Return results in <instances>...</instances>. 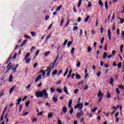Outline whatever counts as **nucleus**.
<instances>
[{"instance_id": "obj_37", "label": "nucleus", "mask_w": 124, "mask_h": 124, "mask_svg": "<svg viewBox=\"0 0 124 124\" xmlns=\"http://www.w3.org/2000/svg\"><path fill=\"white\" fill-rule=\"evenodd\" d=\"M105 6H106V8L107 10H108V1H106L105 2Z\"/></svg>"}, {"instance_id": "obj_11", "label": "nucleus", "mask_w": 124, "mask_h": 124, "mask_svg": "<svg viewBox=\"0 0 124 124\" xmlns=\"http://www.w3.org/2000/svg\"><path fill=\"white\" fill-rule=\"evenodd\" d=\"M13 81V76L11 75L10 76L9 78V83H11Z\"/></svg>"}, {"instance_id": "obj_14", "label": "nucleus", "mask_w": 124, "mask_h": 124, "mask_svg": "<svg viewBox=\"0 0 124 124\" xmlns=\"http://www.w3.org/2000/svg\"><path fill=\"white\" fill-rule=\"evenodd\" d=\"M57 61H58V58H56L52 65V66H51V68L52 69H53L54 68V66H55V65L56 64V63L57 62Z\"/></svg>"}, {"instance_id": "obj_23", "label": "nucleus", "mask_w": 124, "mask_h": 124, "mask_svg": "<svg viewBox=\"0 0 124 124\" xmlns=\"http://www.w3.org/2000/svg\"><path fill=\"white\" fill-rule=\"evenodd\" d=\"M52 100L54 103L58 102V98H55V97L52 98Z\"/></svg>"}, {"instance_id": "obj_45", "label": "nucleus", "mask_w": 124, "mask_h": 124, "mask_svg": "<svg viewBox=\"0 0 124 124\" xmlns=\"http://www.w3.org/2000/svg\"><path fill=\"white\" fill-rule=\"evenodd\" d=\"M50 69H52V67H48L46 70H45V72H47V71H49Z\"/></svg>"}, {"instance_id": "obj_43", "label": "nucleus", "mask_w": 124, "mask_h": 124, "mask_svg": "<svg viewBox=\"0 0 124 124\" xmlns=\"http://www.w3.org/2000/svg\"><path fill=\"white\" fill-rule=\"evenodd\" d=\"M80 85H84V81L82 80L78 84V86H80Z\"/></svg>"}, {"instance_id": "obj_8", "label": "nucleus", "mask_w": 124, "mask_h": 124, "mask_svg": "<svg viewBox=\"0 0 124 124\" xmlns=\"http://www.w3.org/2000/svg\"><path fill=\"white\" fill-rule=\"evenodd\" d=\"M63 91L64 92V93H67V94L69 95V93H68V90H67V88H66V87H64Z\"/></svg>"}, {"instance_id": "obj_59", "label": "nucleus", "mask_w": 124, "mask_h": 124, "mask_svg": "<svg viewBox=\"0 0 124 124\" xmlns=\"http://www.w3.org/2000/svg\"><path fill=\"white\" fill-rule=\"evenodd\" d=\"M50 91H51V93H53L56 90L55 89H54L53 87H52V88H50Z\"/></svg>"}, {"instance_id": "obj_30", "label": "nucleus", "mask_w": 124, "mask_h": 124, "mask_svg": "<svg viewBox=\"0 0 124 124\" xmlns=\"http://www.w3.org/2000/svg\"><path fill=\"white\" fill-rule=\"evenodd\" d=\"M110 97L111 95L110 94V93H109V92H108L107 94V98H110Z\"/></svg>"}, {"instance_id": "obj_29", "label": "nucleus", "mask_w": 124, "mask_h": 124, "mask_svg": "<svg viewBox=\"0 0 124 124\" xmlns=\"http://www.w3.org/2000/svg\"><path fill=\"white\" fill-rule=\"evenodd\" d=\"M89 19H90V16H87V17L85 18V23H87V22L89 21Z\"/></svg>"}, {"instance_id": "obj_12", "label": "nucleus", "mask_w": 124, "mask_h": 124, "mask_svg": "<svg viewBox=\"0 0 124 124\" xmlns=\"http://www.w3.org/2000/svg\"><path fill=\"white\" fill-rule=\"evenodd\" d=\"M53 115H54V113H49L48 115H47V117H48V119H51V118H52Z\"/></svg>"}, {"instance_id": "obj_19", "label": "nucleus", "mask_w": 124, "mask_h": 124, "mask_svg": "<svg viewBox=\"0 0 124 124\" xmlns=\"http://www.w3.org/2000/svg\"><path fill=\"white\" fill-rule=\"evenodd\" d=\"M50 54H51V52L50 51H48L45 53V57H48V56H49Z\"/></svg>"}, {"instance_id": "obj_56", "label": "nucleus", "mask_w": 124, "mask_h": 124, "mask_svg": "<svg viewBox=\"0 0 124 124\" xmlns=\"http://www.w3.org/2000/svg\"><path fill=\"white\" fill-rule=\"evenodd\" d=\"M80 35H79V37H80V36H82V34H83V30L81 29V30H80Z\"/></svg>"}, {"instance_id": "obj_33", "label": "nucleus", "mask_w": 124, "mask_h": 124, "mask_svg": "<svg viewBox=\"0 0 124 124\" xmlns=\"http://www.w3.org/2000/svg\"><path fill=\"white\" fill-rule=\"evenodd\" d=\"M78 27L74 26V28L73 29V31H78Z\"/></svg>"}, {"instance_id": "obj_6", "label": "nucleus", "mask_w": 124, "mask_h": 124, "mask_svg": "<svg viewBox=\"0 0 124 124\" xmlns=\"http://www.w3.org/2000/svg\"><path fill=\"white\" fill-rule=\"evenodd\" d=\"M41 78H42V75L40 74L36 78V79L35 80V83H37V82H38V81H39V80H41Z\"/></svg>"}, {"instance_id": "obj_54", "label": "nucleus", "mask_w": 124, "mask_h": 124, "mask_svg": "<svg viewBox=\"0 0 124 124\" xmlns=\"http://www.w3.org/2000/svg\"><path fill=\"white\" fill-rule=\"evenodd\" d=\"M113 66L116 67L117 66V63H116V62L114 61L112 63Z\"/></svg>"}, {"instance_id": "obj_4", "label": "nucleus", "mask_w": 124, "mask_h": 124, "mask_svg": "<svg viewBox=\"0 0 124 124\" xmlns=\"http://www.w3.org/2000/svg\"><path fill=\"white\" fill-rule=\"evenodd\" d=\"M35 95L37 98H39V97H42V91H37L35 93Z\"/></svg>"}, {"instance_id": "obj_57", "label": "nucleus", "mask_w": 124, "mask_h": 124, "mask_svg": "<svg viewBox=\"0 0 124 124\" xmlns=\"http://www.w3.org/2000/svg\"><path fill=\"white\" fill-rule=\"evenodd\" d=\"M78 92H79V89H76L75 90L74 93L76 94V93H78Z\"/></svg>"}, {"instance_id": "obj_53", "label": "nucleus", "mask_w": 124, "mask_h": 124, "mask_svg": "<svg viewBox=\"0 0 124 124\" xmlns=\"http://www.w3.org/2000/svg\"><path fill=\"white\" fill-rule=\"evenodd\" d=\"M96 110H97V107L95 108L94 109H92L93 113H94L95 112V111H96Z\"/></svg>"}, {"instance_id": "obj_5", "label": "nucleus", "mask_w": 124, "mask_h": 124, "mask_svg": "<svg viewBox=\"0 0 124 124\" xmlns=\"http://www.w3.org/2000/svg\"><path fill=\"white\" fill-rule=\"evenodd\" d=\"M84 115V111L83 110H81L79 112V113H78L77 114V117L79 118L80 117H82Z\"/></svg>"}, {"instance_id": "obj_28", "label": "nucleus", "mask_w": 124, "mask_h": 124, "mask_svg": "<svg viewBox=\"0 0 124 124\" xmlns=\"http://www.w3.org/2000/svg\"><path fill=\"white\" fill-rule=\"evenodd\" d=\"M108 36H111V34H112V33H111V31L110 30V29H108Z\"/></svg>"}, {"instance_id": "obj_22", "label": "nucleus", "mask_w": 124, "mask_h": 124, "mask_svg": "<svg viewBox=\"0 0 124 124\" xmlns=\"http://www.w3.org/2000/svg\"><path fill=\"white\" fill-rule=\"evenodd\" d=\"M72 45V42L69 41L67 43L68 48H69L70 47V46Z\"/></svg>"}, {"instance_id": "obj_40", "label": "nucleus", "mask_w": 124, "mask_h": 124, "mask_svg": "<svg viewBox=\"0 0 124 124\" xmlns=\"http://www.w3.org/2000/svg\"><path fill=\"white\" fill-rule=\"evenodd\" d=\"M17 53H15L14 55L13 56L12 59H13L14 60H15V59H16V57H17Z\"/></svg>"}, {"instance_id": "obj_48", "label": "nucleus", "mask_w": 124, "mask_h": 124, "mask_svg": "<svg viewBox=\"0 0 124 124\" xmlns=\"http://www.w3.org/2000/svg\"><path fill=\"white\" fill-rule=\"evenodd\" d=\"M119 88L120 89H122V90H124V85H119Z\"/></svg>"}, {"instance_id": "obj_34", "label": "nucleus", "mask_w": 124, "mask_h": 124, "mask_svg": "<svg viewBox=\"0 0 124 124\" xmlns=\"http://www.w3.org/2000/svg\"><path fill=\"white\" fill-rule=\"evenodd\" d=\"M117 66L118 68H121L122 67V63L121 62H120L118 64Z\"/></svg>"}, {"instance_id": "obj_25", "label": "nucleus", "mask_w": 124, "mask_h": 124, "mask_svg": "<svg viewBox=\"0 0 124 124\" xmlns=\"http://www.w3.org/2000/svg\"><path fill=\"white\" fill-rule=\"evenodd\" d=\"M56 91L59 93H62V89H57Z\"/></svg>"}, {"instance_id": "obj_62", "label": "nucleus", "mask_w": 124, "mask_h": 124, "mask_svg": "<svg viewBox=\"0 0 124 124\" xmlns=\"http://www.w3.org/2000/svg\"><path fill=\"white\" fill-rule=\"evenodd\" d=\"M105 51H107V44L105 45Z\"/></svg>"}, {"instance_id": "obj_18", "label": "nucleus", "mask_w": 124, "mask_h": 124, "mask_svg": "<svg viewBox=\"0 0 124 124\" xmlns=\"http://www.w3.org/2000/svg\"><path fill=\"white\" fill-rule=\"evenodd\" d=\"M67 112V108L66 107L63 108V112L65 113Z\"/></svg>"}, {"instance_id": "obj_52", "label": "nucleus", "mask_w": 124, "mask_h": 124, "mask_svg": "<svg viewBox=\"0 0 124 124\" xmlns=\"http://www.w3.org/2000/svg\"><path fill=\"white\" fill-rule=\"evenodd\" d=\"M42 114H43V111H42L40 113H38L37 115V116H42Z\"/></svg>"}, {"instance_id": "obj_15", "label": "nucleus", "mask_w": 124, "mask_h": 124, "mask_svg": "<svg viewBox=\"0 0 124 124\" xmlns=\"http://www.w3.org/2000/svg\"><path fill=\"white\" fill-rule=\"evenodd\" d=\"M28 42V40H24L23 43L21 44V47H23V46H24V45H25V44H27V42Z\"/></svg>"}, {"instance_id": "obj_64", "label": "nucleus", "mask_w": 124, "mask_h": 124, "mask_svg": "<svg viewBox=\"0 0 124 124\" xmlns=\"http://www.w3.org/2000/svg\"><path fill=\"white\" fill-rule=\"evenodd\" d=\"M117 35H119V34H120V29H117Z\"/></svg>"}, {"instance_id": "obj_38", "label": "nucleus", "mask_w": 124, "mask_h": 124, "mask_svg": "<svg viewBox=\"0 0 124 124\" xmlns=\"http://www.w3.org/2000/svg\"><path fill=\"white\" fill-rule=\"evenodd\" d=\"M73 112H74V109H73V108H71V109L70 110V115H71L72 114H73Z\"/></svg>"}, {"instance_id": "obj_31", "label": "nucleus", "mask_w": 124, "mask_h": 124, "mask_svg": "<svg viewBox=\"0 0 124 124\" xmlns=\"http://www.w3.org/2000/svg\"><path fill=\"white\" fill-rule=\"evenodd\" d=\"M31 35L33 37L34 36H35V35H36V33H35V32L34 31H32L31 32Z\"/></svg>"}, {"instance_id": "obj_35", "label": "nucleus", "mask_w": 124, "mask_h": 124, "mask_svg": "<svg viewBox=\"0 0 124 124\" xmlns=\"http://www.w3.org/2000/svg\"><path fill=\"white\" fill-rule=\"evenodd\" d=\"M30 55H31V54L30 53H28L25 56V59H26L27 58H29V57H30Z\"/></svg>"}, {"instance_id": "obj_49", "label": "nucleus", "mask_w": 124, "mask_h": 124, "mask_svg": "<svg viewBox=\"0 0 124 124\" xmlns=\"http://www.w3.org/2000/svg\"><path fill=\"white\" fill-rule=\"evenodd\" d=\"M81 65V63L80 62H78V64L77 65V67H80V66Z\"/></svg>"}, {"instance_id": "obj_50", "label": "nucleus", "mask_w": 124, "mask_h": 124, "mask_svg": "<svg viewBox=\"0 0 124 124\" xmlns=\"http://www.w3.org/2000/svg\"><path fill=\"white\" fill-rule=\"evenodd\" d=\"M92 51V47L91 46L88 47V53H90V52Z\"/></svg>"}, {"instance_id": "obj_41", "label": "nucleus", "mask_w": 124, "mask_h": 124, "mask_svg": "<svg viewBox=\"0 0 124 124\" xmlns=\"http://www.w3.org/2000/svg\"><path fill=\"white\" fill-rule=\"evenodd\" d=\"M64 22V20L63 19H62L61 23H60L61 27H62V26Z\"/></svg>"}, {"instance_id": "obj_16", "label": "nucleus", "mask_w": 124, "mask_h": 124, "mask_svg": "<svg viewBox=\"0 0 124 124\" xmlns=\"http://www.w3.org/2000/svg\"><path fill=\"white\" fill-rule=\"evenodd\" d=\"M76 79H78V80L81 79V76H80V75L78 74H77L76 75Z\"/></svg>"}, {"instance_id": "obj_24", "label": "nucleus", "mask_w": 124, "mask_h": 124, "mask_svg": "<svg viewBox=\"0 0 124 124\" xmlns=\"http://www.w3.org/2000/svg\"><path fill=\"white\" fill-rule=\"evenodd\" d=\"M50 38H51V34H50L49 35H48L47 37V38L45 41V43H46L47 42V41H48V40H49V39H50Z\"/></svg>"}, {"instance_id": "obj_13", "label": "nucleus", "mask_w": 124, "mask_h": 124, "mask_svg": "<svg viewBox=\"0 0 124 124\" xmlns=\"http://www.w3.org/2000/svg\"><path fill=\"white\" fill-rule=\"evenodd\" d=\"M107 58V53L104 52V55H103V59H104V60H106Z\"/></svg>"}, {"instance_id": "obj_46", "label": "nucleus", "mask_w": 124, "mask_h": 124, "mask_svg": "<svg viewBox=\"0 0 124 124\" xmlns=\"http://www.w3.org/2000/svg\"><path fill=\"white\" fill-rule=\"evenodd\" d=\"M62 70H60L58 74H57V76H60V75H61V74H62Z\"/></svg>"}, {"instance_id": "obj_42", "label": "nucleus", "mask_w": 124, "mask_h": 124, "mask_svg": "<svg viewBox=\"0 0 124 124\" xmlns=\"http://www.w3.org/2000/svg\"><path fill=\"white\" fill-rule=\"evenodd\" d=\"M68 41V40H66L64 41V43L63 44V46H66V44H67Z\"/></svg>"}, {"instance_id": "obj_63", "label": "nucleus", "mask_w": 124, "mask_h": 124, "mask_svg": "<svg viewBox=\"0 0 124 124\" xmlns=\"http://www.w3.org/2000/svg\"><path fill=\"white\" fill-rule=\"evenodd\" d=\"M115 54H116V50H113L112 51V56L114 57L115 56Z\"/></svg>"}, {"instance_id": "obj_17", "label": "nucleus", "mask_w": 124, "mask_h": 124, "mask_svg": "<svg viewBox=\"0 0 124 124\" xmlns=\"http://www.w3.org/2000/svg\"><path fill=\"white\" fill-rule=\"evenodd\" d=\"M71 105H72V100H70L68 104V107L69 108H71Z\"/></svg>"}, {"instance_id": "obj_51", "label": "nucleus", "mask_w": 124, "mask_h": 124, "mask_svg": "<svg viewBox=\"0 0 124 124\" xmlns=\"http://www.w3.org/2000/svg\"><path fill=\"white\" fill-rule=\"evenodd\" d=\"M99 5H103V2H102V1H101V0H99Z\"/></svg>"}, {"instance_id": "obj_1", "label": "nucleus", "mask_w": 124, "mask_h": 124, "mask_svg": "<svg viewBox=\"0 0 124 124\" xmlns=\"http://www.w3.org/2000/svg\"><path fill=\"white\" fill-rule=\"evenodd\" d=\"M42 96L43 98H48V93L46 89H44L42 91Z\"/></svg>"}, {"instance_id": "obj_55", "label": "nucleus", "mask_w": 124, "mask_h": 124, "mask_svg": "<svg viewBox=\"0 0 124 124\" xmlns=\"http://www.w3.org/2000/svg\"><path fill=\"white\" fill-rule=\"evenodd\" d=\"M74 51H75V48L73 47L71 51V54H73V53H74Z\"/></svg>"}, {"instance_id": "obj_10", "label": "nucleus", "mask_w": 124, "mask_h": 124, "mask_svg": "<svg viewBox=\"0 0 124 124\" xmlns=\"http://www.w3.org/2000/svg\"><path fill=\"white\" fill-rule=\"evenodd\" d=\"M15 88H16V86H15L11 88V90L9 93L10 94H11V93H13V92L14 91V89H15Z\"/></svg>"}, {"instance_id": "obj_21", "label": "nucleus", "mask_w": 124, "mask_h": 124, "mask_svg": "<svg viewBox=\"0 0 124 124\" xmlns=\"http://www.w3.org/2000/svg\"><path fill=\"white\" fill-rule=\"evenodd\" d=\"M81 4H82V0H79L78 5V8H79L80 6H81Z\"/></svg>"}, {"instance_id": "obj_27", "label": "nucleus", "mask_w": 124, "mask_h": 124, "mask_svg": "<svg viewBox=\"0 0 124 124\" xmlns=\"http://www.w3.org/2000/svg\"><path fill=\"white\" fill-rule=\"evenodd\" d=\"M52 69H50L48 72H47V76L48 77H50V75H51V70Z\"/></svg>"}, {"instance_id": "obj_61", "label": "nucleus", "mask_w": 124, "mask_h": 124, "mask_svg": "<svg viewBox=\"0 0 124 124\" xmlns=\"http://www.w3.org/2000/svg\"><path fill=\"white\" fill-rule=\"evenodd\" d=\"M88 89H89V86L88 85H86L85 87L84 90V91H87V90H88Z\"/></svg>"}, {"instance_id": "obj_44", "label": "nucleus", "mask_w": 124, "mask_h": 124, "mask_svg": "<svg viewBox=\"0 0 124 124\" xmlns=\"http://www.w3.org/2000/svg\"><path fill=\"white\" fill-rule=\"evenodd\" d=\"M69 23H70V21L68 20V21L67 22L66 26H65V28H67V27L68 26V25H69Z\"/></svg>"}, {"instance_id": "obj_32", "label": "nucleus", "mask_w": 124, "mask_h": 124, "mask_svg": "<svg viewBox=\"0 0 124 124\" xmlns=\"http://www.w3.org/2000/svg\"><path fill=\"white\" fill-rule=\"evenodd\" d=\"M36 47L35 46H32L31 48V49L30 50V52H33V51H34V50H35Z\"/></svg>"}, {"instance_id": "obj_26", "label": "nucleus", "mask_w": 124, "mask_h": 124, "mask_svg": "<svg viewBox=\"0 0 124 124\" xmlns=\"http://www.w3.org/2000/svg\"><path fill=\"white\" fill-rule=\"evenodd\" d=\"M57 73H58V70H55L53 73H52V77L54 76V75H56Z\"/></svg>"}, {"instance_id": "obj_60", "label": "nucleus", "mask_w": 124, "mask_h": 124, "mask_svg": "<svg viewBox=\"0 0 124 124\" xmlns=\"http://www.w3.org/2000/svg\"><path fill=\"white\" fill-rule=\"evenodd\" d=\"M116 93L117 94H120V90L118 88H116Z\"/></svg>"}, {"instance_id": "obj_2", "label": "nucleus", "mask_w": 124, "mask_h": 124, "mask_svg": "<svg viewBox=\"0 0 124 124\" xmlns=\"http://www.w3.org/2000/svg\"><path fill=\"white\" fill-rule=\"evenodd\" d=\"M97 97L99 98V103L101 102L102 100V98H103V93L101 92V90L99 91V93L97 95Z\"/></svg>"}, {"instance_id": "obj_47", "label": "nucleus", "mask_w": 124, "mask_h": 124, "mask_svg": "<svg viewBox=\"0 0 124 124\" xmlns=\"http://www.w3.org/2000/svg\"><path fill=\"white\" fill-rule=\"evenodd\" d=\"M35 122H37V118H34L32 120V123H35Z\"/></svg>"}, {"instance_id": "obj_58", "label": "nucleus", "mask_w": 124, "mask_h": 124, "mask_svg": "<svg viewBox=\"0 0 124 124\" xmlns=\"http://www.w3.org/2000/svg\"><path fill=\"white\" fill-rule=\"evenodd\" d=\"M58 124H62V121H61L59 118L58 119Z\"/></svg>"}, {"instance_id": "obj_20", "label": "nucleus", "mask_w": 124, "mask_h": 124, "mask_svg": "<svg viewBox=\"0 0 124 124\" xmlns=\"http://www.w3.org/2000/svg\"><path fill=\"white\" fill-rule=\"evenodd\" d=\"M39 73H43L42 74V76L43 77H44V76H45V75L46 74V73L45 72V71H43V70H41Z\"/></svg>"}, {"instance_id": "obj_39", "label": "nucleus", "mask_w": 124, "mask_h": 124, "mask_svg": "<svg viewBox=\"0 0 124 124\" xmlns=\"http://www.w3.org/2000/svg\"><path fill=\"white\" fill-rule=\"evenodd\" d=\"M25 38H28V39H31V38L27 35H24Z\"/></svg>"}, {"instance_id": "obj_3", "label": "nucleus", "mask_w": 124, "mask_h": 124, "mask_svg": "<svg viewBox=\"0 0 124 124\" xmlns=\"http://www.w3.org/2000/svg\"><path fill=\"white\" fill-rule=\"evenodd\" d=\"M78 108V110H80L83 109V104H78L76 105V106L74 107V109H77Z\"/></svg>"}, {"instance_id": "obj_36", "label": "nucleus", "mask_w": 124, "mask_h": 124, "mask_svg": "<svg viewBox=\"0 0 124 124\" xmlns=\"http://www.w3.org/2000/svg\"><path fill=\"white\" fill-rule=\"evenodd\" d=\"M30 103H31V102L30 101H28L27 103H26V107H28L29 105H30Z\"/></svg>"}, {"instance_id": "obj_9", "label": "nucleus", "mask_w": 124, "mask_h": 124, "mask_svg": "<svg viewBox=\"0 0 124 124\" xmlns=\"http://www.w3.org/2000/svg\"><path fill=\"white\" fill-rule=\"evenodd\" d=\"M114 79H113V78H111L109 80V84L110 85H112V86H114Z\"/></svg>"}, {"instance_id": "obj_7", "label": "nucleus", "mask_w": 124, "mask_h": 124, "mask_svg": "<svg viewBox=\"0 0 124 124\" xmlns=\"http://www.w3.org/2000/svg\"><path fill=\"white\" fill-rule=\"evenodd\" d=\"M24 60H25L26 62L28 64L30 63V62H31V58H24Z\"/></svg>"}]
</instances>
